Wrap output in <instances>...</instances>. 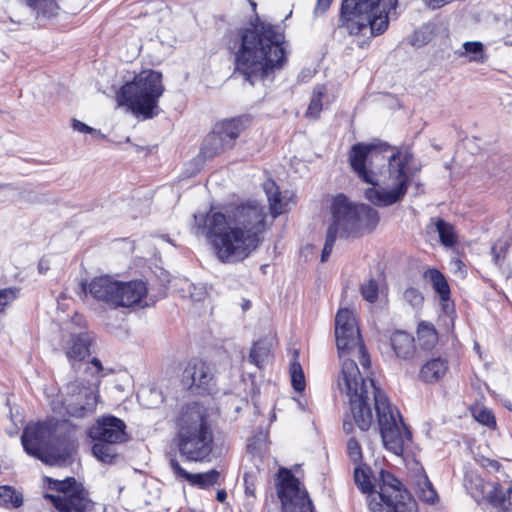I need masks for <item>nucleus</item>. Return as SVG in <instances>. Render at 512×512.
I'll return each instance as SVG.
<instances>
[{
    "label": "nucleus",
    "mask_w": 512,
    "mask_h": 512,
    "mask_svg": "<svg viewBox=\"0 0 512 512\" xmlns=\"http://www.w3.org/2000/svg\"><path fill=\"white\" fill-rule=\"evenodd\" d=\"M335 337L342 361L337 386L348 397L355 424L362 431H367L376 419L384 447L395 455L402 456L412 442V434L386 394L375 386L372 379H365L360 373L356 359L363 369H368L370 357L362 343L352 310H338L335 317Z\"/></svg>",
    "instance_id": "f257e3e1"
},
{
    "label": "nucleus",
    "mask_w": 512,
    "mask_h": 512,
    "mask_svg": "<svg viewBox=\"0 0 512 512\" xmlns=\"http://www.w3.org/2000/svg\"><path fill=\"white\" fill-rule=\"evenodd\" d=\"M266 217L265 207L252 200L225 212L211 208L194 213L191 230L195 236L206 238L220 262L236 263L248 258L260 245Z\"/></svg>",
    "instance_id": "f03ea898"
},
{
    "label": "nucleus",
    "mask_w": 512,
    "mask_h": 512,
    "mask_svg": "<svg viewBox=\"0 0 512 512\" xmlns=\"http://www.w3.org/2000/svg\"><path fill=\"white\" fill-rule=\"evenodd\" d=\"M388 149L387 143H357L349 154L352 169L359 178L373 186L366 189V199L379 207L401 201L410 183L408 166L413 159L411 151L408 148L396 149L385 157L383 152Z\"/></svg>",
    "instance_id": "7ed1b4c3"
},
{
    "label": "nucleus",
    "mask_w": 512,
    "mask_h": 512,
    "mask_svg": "<svg viewBox=\"0 0 512 512\" xmlns=\"http://www.w3.org/2000/svg\"><path fill=\"white\" fill-rule=\"evenodd\" d=\"M284 35L277 26L257 23L240 29L231 46L236 71L251 85L283 68L287 61Z\"/></svg>",
    "instance_id": "20e7f679"
},
{
    "label": "nucleus",
    "mask_w": 512,
    "mask_h": 512,
    "mask_svg": "<svg viewBox=\"0 0 512 512\" xmlns=\"http://www.w3.org/2000/svg\"><path fill=\"white\" fill-rule=\"evenodd\" d=\"M174 425L179 454L190 462L206 461L214 440L207 409L197 402L186 404L179 409Z\"/></svg>",
    "instance_id": "39448f33"
},
{
    "label": "nucleus",
    "mask_w": 512,
    "mask_h": 512,
    "mask_svg": "<svg viewBox=\"0 0 512 512\" xmlns=\"http://www.w3.org/2000/svg\"><path fill=\"white\" fill-rule=\"evenodd\" d=\"M25 452L48 465H64L76 450V439L62 426L37 423L27 426L21 436Z\"/></svg>",
    "instance_id": "423d86ee"
},
{
    "label": "nucleus",
    "mask_w": 512,
    "mask_h": 512,
    "mask_svg": "<svg viewBox=\"0 0 512 512\" xmlns=\"http://www.w3.org/2000/svg\"><path fill=\"white\" fill-rule=\"evenodd\" d=\"M379 491L374 493L371 468L363 463L355 466L354 483L364 494L369 495L371 512H417L415 499L401 488V483L389 472L381 471Z\"/></svg>",
    "instance_id": "0eeeda50"
},
{
    "label": "nucleus",
    "mask_w": 512,
    "mask_h": 512,
    "mask_svg": "<svg viewBox=\"0 0 512 512\" xmlns=\"http://www.w3.org/2000/svg\"><path fill=\"white\" fill-rule=\"evenodd\" d=\"M398 0H342L339 12L340 28L350 35L372 37L383 34L389 26V14L395 10Z\"/></svg>",
    "instance_id": "6e6552de"
},
{
    "label": "nucleus",
    "mask_w": 512,
    "mask_h": 512,
    "mask_svg": "<svg viewBox=\"0 0 512 512\" xmlns=\"http://www.w3.org/2000/svg\"><path fill=\"white\" fill-rule=\"evenodd\" d=\"M164 91L162 74L154 70H144L120 88L117 101L134 115L144 120L152 119L160 114L159 99Z\"/></svg>",
    "instance_id": "1a4fd4ad"
},
{
    "label": "nucleus",
    "mask_w": 512,
    "mask_h": 512,
    "mask_svg": "<svg viewBox=\"0 0 512 512\" xmlns=\"http://www.w3.org/2000/svg\"><path fill=\"white\" fill-rule=\"evenodd\" d=\"M333 221L328 229H334L339 237H356L371 232L379 222L378 212L365 204H353L343 194L332 203Z\"/></svg>",
    "instance_id": "9d476101"
},
{
    "label": "nucleus",
    "mask_w": 512,
    "mask_h": 512,
    "mask_svg": "<svg viewBox=\"0 0 512 512\" xmlns=\"http://www.w3.org/2000/svg\"><path fill=\"white\" fill-rule=\"evenodd\" d=\"M48 488L61 494H45L58 512H92L94 503L88 492L73 477L64 480L47 478Z\"/></svg>",
    "instance_id": "9b49d317"
},
{
    "label": "nucleus",
    "mask_w": 512,
    "mask_h": 512,
    "mask_svg": "<svg viewBox=\"0 0 512 512\" xmlns=\"http://www.w3.org/2000/svg\"><path fill=\"white\" fill-rule=\"evenodd\" d=\"M98 397L97 384L84 385L76 380L67 384L65 397L59 405L53 403V410L58 414L83 418L95 411Z\"/></svg>",
    "instance_id": "f8f14e48"
},
{
    "label": "nucleus",
    "mask_w": 512,
    "mask_h": 512,
    "mask_svg": "<svg viewBox=\"0 0 512 512\" xmlns=\"http://www.w3.org/2000/svg\"><path fill=\"white\" fill-rule=\"evenodd\" d=\"M276 490L282 512H315L308 492L290 470H279Z\"/></svg>",
    "instance_id": "ddd939ff"
},
{
    "label": "nucleus",
    "mask_w": 512,
    "mask_h": 512,
    "mask_svg": "<svg viewBox=\"0 0 512 512\" xmlns=\"http://www.w3.org/2000/svg\"><path fill=\"white\" fill-rule=\"evenodd\" d=\"M182 383L198 393L211 394L216 388L212 366L201 359L190 360L183 370Z\"/></svg>",
    "instance_id": "4468645a"
},
{
    "label": "nucleus",
    "mask_w": 512,
    "mask_h": 512,
    "mask_svg": "<svg viewBox=\"0 0 512 512\" xmlns=\"http://www.w3.org/2000/svg\"><path fill=\"white\" fill-rule=\"evenodd\" d=\"M88 436L93 441L119 444L126 442L128 439L126 424L113 415L99 417L88 429Z\"/></svg>",
    "instance_id": "2eb2a0df"
},
{
    "label": "nucleus",
    "mask_w": 512,
    "mask_h": 512,
    "mask_svg": "<svg viewBox=\"0 0 512 512\" xmlns=\"http://www.w3.org/2000/svg\"><path fill=\"white\" fill-rule=\"evenodd\" d=\"M82 291L90 294L93 299L112 308H117L119 281L109 275L95 277L89 283H81Z\"/></svg>",
    "instance_id": "dca6fc26"
},
{
    "label": "nucleus",
    "mask_w": 512,
    "mask_h": 512,
    "mask_svg": "<svg viewBox=\"0 0 512 512\" xmlns=\"http://www.w3.org/2000/svg\"><path fill=\"white\" fill-rule=\"evenodd\" d=\"M169 466L177 477L183 478L191 485L197 486L201 489H206L210 486H213L214 484H217L220 477V472L216 469H212L205 473H189L181 467L175 457H170Z\"/></svg>",
    "instance_id": "f3484780"
},
{
    "label": "nucleus",
    "mask_w": 512,
    "mask_h": 512,
    "mask_svg": "<svg viewBox=\"0 0 512 512\" xmlns=\"http://www.w3.org/2000/svg\"><path fill=\"white\" fill-rule=\"evenodd\" d=\"M119 293H117V308L131 307L140 304L147 295L146 283L142 280H133L128 282L119 281Z\"/></svg>",
    "instance_id": "a211bd4d"
},
{
    "label": "nucleus",
    "mask_w": 512,
    "mask_h": 512,
    "mask_svg": "<svg viewBox=\"0 0 512 512\" xmlns=\"http://www.w3.org/2000/svg\"><path fill=\"white\" fill-rule=\"evenodd\" d=\"M92 337L89 333L83 332L79 334H71L66 341L63 349L67 359L72 363L82 361L89 355V347L91 345Z\"/></svg>",
    "instance_id": "6ab92c4d"
},
{
    "label": "nucleus",
    "mask_w": 512,
    "mask_h": 512,
    "mask_svg": "<svg viewBox=\"0 0 512 512\" xmlns=\"http://www.w3.org/2000/svg\"><path fill=\"white\" fill-rule=\"evenodd\" d=\"M390 346L396 357L402 360L412 359L416 351L413 336L401 330H397L391 334Z\"/></svg>",
    "instance_id": "aec40b11"
},
{
    "label": "nucleus",
    "mask_w": 512,
    "mask_h": 512,
    "mask_svg": "<svg viewBox=\"0 0 512 512\" xmlns=\"http://www.w3.org/2000/svg\"><path fill=\"white\" fill-rule=\"evenodd\" d=\"M245 128V120L241 117L226 119L217 123L214 127V132L218 134L225 141L226 145L231 149L240 133Z\"/></svg>",
    "instance_id": "412c9836"
},
{
    "label": "nucleus",
    "mask_w": 512,
    "mask_h": 512,
    "mask_svg": "<svg viewBox=\"0 0 512 512\" xmlns=\"http://www.w3.org/2000/svg\"><path fill=\"white\" fill-rule=\"evenodd\" d=\"M425 277L431 282L433 289L439 295L444 312L449 313L453 306L450 301V287L445 276L437 269H429Z\"/></svg>",
    "instance_id": "4be33fe9"
},
{
    "label": "nucleus",
    "mask_w": 512,
    "mask_h": 512,
    "mask_svg": "<svg viewBox=\"0 0 512 512\" xmlns=\"http://www.w3.org/2000/svg\"><path fill=\"white\" fill-rule=\"evenodd\" d=\"M448 369L446 359L437 357L427 361L420 369L419 377L427 383L438 381Z\"/></svg>",
    "instance_id": "5701e85b"
},
{
    "label": "nucleus",
    "mask_w": 512,
    "mask_h": 512,
    "mask_svg": "<svg viewBox=\"0 0 512 512\" xmlns=\"http://www.w3.org/2000/svg\"><path fill=\"white\" fill-rule=\"evenodd\" d=\"M227 149H230L229 146L213 130L203 140L199 156L204 160H208L218 156Z\"/></svg>",
    "instance_id": "b1692460"
},
{
    "label": "nucleus",
    "mask_w": 512,
    "mask_h": 512,
    "mask_svg": "<svg viewBox=\"0 0 512 512\" xmlns=\"http://www.w3.org/2000/svg\"><path fill=\"white\" fill-rule=\"evenodd\" d=\"M263 190L267 196L272 217H278L284 211L279 187L273 180L268 179L263 183Z\"/></svg>",
    "instance_id": "393cba45"
},
{
    "label": "nucleus",
    "mask_w": 512,
    "mask_h": 512,
    "mask_svg": "<svg viewBox=\"0 0 512 512\" xmlns=\"http://www.w3.org/2000/svg\"><path fill=\"white\" fill-rule=\"evenodd\" d=\"M487 500L499 509L498 512H512V487L503 493L499 485L493 486L487 494Z\"/></svg>",
    "instance_id": "a878e982"
},
{
    "label": "nucleus",
    "mask_w": 512,
    "mask_h": 512,
    "mask_svg": "<svg viewBox=\"0 0 512 512\" xmlns=\"http://www.w3.org/2000/svg\"><path fill=\"white\" fill-rule=\"evenodd\" d=\"M23 2L35 18L39 16L51 17L59 9L55 0H23Z\"/></svg>",
    "instance_id": "bb28decb"
},
{
    "label": "nucleus",
    "mask_w": 512,
    "mask_h": 512,
    "mask_svg": "<svg viewBox=\"0 0 512 512\" xmlns=\"http://www.w3.org/2000/svg\"><path fill=\"white\" fill-rule=\"evenodd\" d=\"M116 444L117 443L95 441L92 446V453L102 463L112 464L118 455L115 448Z\"/></svg>",
    "instance_id": "cd10ccee"
},
{
    "label": "nucleus",
    "mask_w": 512,
    "mask_h": 512,
    "mask_svg": "<svg viewBox=\"0 0 512 512\" xmlns=\"http://www.w3.org/2000/svg\"><path fill=\"white\" fill-rule=\"evenodd\" d=\"M464 52L460 56H468L470 62L485 63L488 56L484 52V45L479 41H467L463 44Z\"/></svg>",
    "instance_id": "c85d7f7f"
},
{
    "label": "nucleus",
    "mask_w": 512,
    "mask_h": 512,
    "mask_svg": "<svg viewBox=\"0 0 512 512\" xmlns=\"http://www.w3.org/2000/svg\"><path fill=\"white\" fill-rule=\"evenodd\" d=\"M23 504V496L13 487L0 486V506L5 508H19Z\"/></svg>",
    "instance_id": "c756f323"
},
{
    "label": "nucleus",
    "mask_w": 512,
    "mask_h": 512,
    "mask_svg": "<svg viewBox=\"0 0 512 512\" xmlns=\"http://www.w3.org/2000/svg\"><path fill=\"white\" fill-rule=\"evenodd\" d=\"M436 231L439 234L440 242L443 246L451 248L456 242L454 227L445 220L438 218L435 222Z\"/></svg>",
    "instance_id": "7c9ffc66"
},
{
    "label": "nucleus",
    "mask_w": 512,
    "mask_h": 512,
    "mask_svg": "<svg viewBox=\"0 0 512 512\" xmlns=\"http://www.w3.org/2000/svg\"><path fill=\"white\" fill-rule=\"evenodd\" d=\"M299 352L295 350L293 353V360L290 364V376L292 387L297 392H302L305 389V376L301 364L298 361Z\"/></svg>",
    "instance_id": "2f4dec72"
},
{
    "label": "nucleus",
    "mask_w": 512,
    "mask_h": 512,
    "mask_svg": "<svg viewBox=\"0 0 512 512\" xmlns=\"http://www.w3.org/2000/svg\"><path fill=\"white\" fill-rule=\"evenodd\" d=\"M418 340L425 350H430L437 342V333L434 326L427 322H421L417 330Z\"/></svg>",
    "instance_id": "473e14b6"
},
{
    "label": "nucleus",
    "mask_w": 512,
    "mask_h": 512,
    "mask_svg": "<svg viewBox=\"0 0 512 512\" xmlns=\"http://www.w3.org/2000/svg\"><path fill=\"white\" fill-rule=\"evenodd\" d=\"M326 92V86L323 84H319L314 87L313 95L306 111V116L314 119L318 118L323 107L322 98L326 95Z\"/></svg>",
    "instance_id": "72a5a7b5"
},
{
    "label": "nucleus",
    "mask_w": 512,
    "mask_h": 512,
    "mask_svg": "<svg viewBox=\"0 0 512 512\" xmlns=\"http://www.w3.org/2000/svg\"><path fill=\"white\" fill-rule=\"evenodd\" d=\"M270 348L264 341L255 342L250 350L249 362L261 368L269 359Z\"/></svg>",
    "instance_id": "f704fd0d"
},
{
    "label": "nucleus",
    "mask_w": 512,
    "mask_h": 512,
    "mask_svg": "<svg viewBox=\"0 0 512 512\" xmlns=\"http://www.w3.org/2000/svg\"><path fill=\"white\" fill-rule=\"evenodd\" d=\"M509 247L508 239H498L491 247L492 259L497 266L502 267L505 264Z\"/></svg>",
    "instance_id": "c9c22d12"
},
{
    "label": "nucleus",
    "mask_w": 512,
    "mask_h": 512,
    "mask_svg": "<svg viewBox=\"0 0 512 512\" xmlns=\"http://www.w3.org/2000/svg\"><path fill=\"white\" fill-rule=\"evenodd\" d=\"M347 456L352 463L356 466L363 464V453L362 447L358 440L354 437H350L346 445Z\"/></svg>",
    "instance_id": "e433bc0d"
},
{
    "label": "nucleus",
    "mask_w": 512,
    "mask_h": 512,
    "mask_svg": "<svg viewBox=\"0 0 512 512\" xmlns=\"http://www.w3.org/2000/svg\"><path fill=\"white\" fill-rule=\"evenodd\" d=\"M361 294L368 302H375L378 297V284L375 280L370 279L361 285Z\"/></svg>",
    "instance_id": "4c0bfd02"
},
{
    "label": "nucleus",
    "mask_w": 512,
    "mask_h": 512,
    "mask_svg": "<svg viewBox=\"0 0 512 512\" xmlns=\"http://www.w3.org/2000/svg\"><path fill=\"white\" fill-rule=\"evenodd\" d=\"M19 289L15 287L0 290V313L18 297Z\"/></svg>",
    "instance_id": "58836bf2"
},
{
    "label": "nucleus",
    "mask_w": 512,
    "mask_h": 512,
    "mask_svg": "<svg viewBox=\"0 0 512 512\" xmlns=\"http://www.w3.org/2000/svg\"><path fill=\"white\" fill-rule=\"evenodd\" d=\"M90 365L91 366L87 367L86 372L90 373L94 380L89 384H97L98 387L100 384V379L105 375L104 368L98 358H93L90 362Z\"/></svg>",
    "instance_id": "ea45409f"
},
{
    "label": "nucleus",
    "mask_w": 512,
    "mask_h": 512,
    "mask_svg": "<svg viewBox=\"0 0 512 512\" xmlns=\"http://www.w3.org/2000/svg\"><path fill=\"white\" fill-rule=\"evenodd\" d=\"M90 365L91 366L87 367L86 372L90 373L94 380L89 384H97L98 387L100 384V379L105 375L104 368L98 358H93L90 362Z\"/></svg>",
    "instance_id": "a19ab883"
},
{
    "label": "nucleus",
    "mask_w": 512,
    "mask_h": 512,
    "mask_svg": "<svg viewBox=\"0 0 512 512\" xmlns=\"http://www.w3.org/2000/svg\"><path fill=\"white\" fill-rule=\"evenodd\" d=\"M474 418L477 422L492 428L496 426V420L493 413L487 408H481L474 412Z\"/></svg>",
    "instance_id": "79ce46f5"
},
{
    "label": "nucleus",
    "mask_w": 512,
    "mask_h": 512,
    "mask_svg": "<svg viewBox=\"0 0 512 512\" xmlns=\"http://www.w3.org/2000/svg\"><path fill=\"white\" fill-rule=\"evenodd\" d=\"M337 236L334 235V229H327L325 244L321 253V262H326L333 250Z\"/></svg>",
    "instance_id": "37998d69"
},
{
    "label": "nucleus",
    "mask_w": 512,
    "mask_h": 512,
    "mask_svg": "<svg viewBox=\"0 0 512 512\" xmlns=\"http://www.w3.org/2000/svg\"><path fill=\"white\" fill-rule=\"evenodd\" d=\"M403 297L411 306L418 307L423 302V296L416 288L410 287L404 291Z\"/></svg>",
    "instance_id": "c03bdc74"
},
{
    "label": "nucleus",
    "mask_w": 512,
    "mask_h": 512,
    "mask_svg": "<svg viewBox=\"0 0 512 512\" xmlns=\"http://www.w3.org/2000/svg\"><path fill=\"white\" fill-rule=\"evenodd\" d=\"M72 128L80 133H89L93 134L96 137L105 138V136L101 133L100 130H96L95 128L90 127L77 119H73Z\"/></svg>",
    "instance_id": "a18cd8bd"
},
{
    "label": "nucleus",
    "mask_w": 512,
    "mask_h": 512,
    "mask_svg": "<svg viewBox=\"0 0 512 512\" xmlns=\"http://www.w3.org/2000/svg\"><path fill=\"white\" fill-rule=\"evenodd\" d=\"M421 498L425 502L431 504H433L437 499V493L428 480L425 482V488H423L421 491Z\"/></svg>",
    "instance_id": "49530a36"
},
{
    "label": "nucleus",
    "mask_w": 512,
    "mask_h": 512,
    "mask_svg": "<svg viewBox=\"0 0 512 512\" xmlns=\"http://www.w3.org/2000/svg\"><path fill=\"white\" fill-rule=\"evenodd\" d=\"M333 0H317L315 8H314V15L319 16L324 14L330 7Z\"/></svg>",
    "instance_id": "de8ad7c7"
},
{
    "label": "nucleus",
    "mask_w": 512,
    "mask_h": 512,
    "mask_svg": "<svg viewBox=\"0 0 512 512\" xmlns=\"http://www.w3.org/2000/svg\"><path fill=\"white\" fill-rule=\"evenodd\" d=\"M452 2H455V0H426V6L430 9L435 10Z\"/></svg>",
    "instance_id": "09e8293b"
},
{
    "label": "nucleus",
    "mask_w": 512,
    "mask_h": 512,
    "mask_svg": "<svg viewBox=\"0 0 512 512\" xmlns=\"http://www.w3.org/2000/svg\"><path fill=\"white\" fill-rule=\"evenodd\" d=\"M49 270L48 260L42 258L38 263V271L40 274H45Z\"/></svg>",
    "instance_id": "8fccbe9b"
},
{
    "label": "nucleus",
    "mask_w": 512,
    "mask_h": 512,
    "mask_svg": "<svg viewBox=\"0 0 512 512\" xmlns=\"http://www.w3.org/2000/svg\"><path fill=\"white\" fill-rule=\"evenodd\" d=\"M227 498V492L224 489L218 490L216 493L217 501L223 503Z\"/></svg>",
    "instance_id": "3c124183"
},
{
    "label": "nucleus",
    "mask_w": 512,
    "mask_h": 512,
    "mask_svg": "<svg viewBox=\"0 0 512 512\" xmlns=\"http://www.w3.org/2000/svg\"><path fill=\"white\" fill-rule=\"evenodd\" d=\"M10 20L11 22H14V23H17V24H24L26 22V18L24 17H13V16H10Z\"/></svg>",
    "instance_id": "603ef678"
},
{
    "label": "nucleus",
    "mask_w": 512,
    "mask_h": 512,
    "mask_svg": "<svg viewBox=\"0 0 512 512\" xmlns=\"http://www.w3.org/2000/svg\"><path fill=\"white\" fill-rule=\"evenodd\" d=\"M343 428H344V430H345L347 433H349V432L351 431V429H352L351 424H350V423H348V422H346V421H345V422H344V424H343Z\"/></svg>",
    "instance_id": "864d4df0"
},
{
    "label": "nucleus",
    "mask_w": 512,
    "mask_h": 512,
    "mask_svg": "<svg viewBox=\"0 0 512 512\" xmlns=\"http://www.w3.org/2000/svg\"><path fill=\"white\" fill-rule=\"evenodd\" d=\"M246 494H251V495H253V491H252V489H250L248 486H246Z\"/></svg>",
    "instance_id": "5fc2aeb1"
},
{
    "label": "nucleus",
    "mask_w": 512,
    "mask_h": 512,
    "mask_svg": "<svg viewBox=\"0 0 512 512\" xmlns=\"http://www.w3.org/2000/svg\"><path fill=\"white\" fill-rule=\"evenodd\" d=\"M510 411H512V406H506Z\"/></svg>",
    "instance_id": "6e6d98bb"
}]
</instances>
